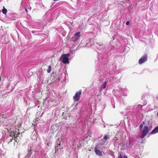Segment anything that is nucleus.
I'll use <instances>...</instances> for the list:
<instances>
[{
  "label": "nucleus",
  "mask_w": 158,
  "mask_h": 158,
  "mask_svg": "<svg viewBox=\"0 0 158 158\" xmlns=\"http://www.w3.org/2000/svg\"><path fill=\"white\" fill-rule=\"evenodd\" d=\"M115 140H118V139L117 138V137H115L114 139Z\"/></svg>",
  "instance_id": "21"
},
{
  "label": "nucleus",
  "mask_w": 158,
  "mask_h": 158,
  "mask_svg": "<svg viewBox=\"0 0 158 158\" xmlns=\"http://www.w3.org/2000/svg\"><path fill=\"white\" fill-rule=\"evenodd\" d=\"M124 158H128L126 156H124Z\"/></svg>",
  "instance_id": "20"
},
{
  "label": "nucleus",
  "mask_w": 158,
  "mask_h": 158,
  "mask_svg": "<svg viewBox=\"0 0 158 158\" xmlns=\"http://www.w3.org/2000/svg\"><path fill=\"white\" fill-rule=\"evenodd\" d=\"M95 152L96 155H98L99 156H101L102 153V152L99 150H98L96 147L95 148Z\"/></svg>",
  "instance_id": "8"
},
{
  "label": "nucleus",
  "mask_w": 158,
  "mask_h": 158,
  "mask_svg": "<svg viewBox=\"0 0 158 158\" xmlns=\"http://www.w3.org/2000/svg\"><path fill=\"white\" fill-rule=\"evenodd\" d=\"M48 68L47 70V72L48 73H49L51 71V67L50 65H49L48 67Z\"/></svg>",
  "instance_id": "14"
},
{
  "label": "nucleus",
  "mask_w": 158,
  "mask_h": 158,
  "mask_svg": "<svg viewBox=\"0 0 158 158\" xmlns=\"http://www.w3.org/2000/svg\"><path fill=\"white\" fill-rule=\"evenodd\" d=\"M63 55H66V56H67L68 57L70 56V54L69 53H68L66 54H63Z\"/></svg>",
  "instance_id": "16"
},
{
  "label": "nucleus",
  "mask_w": 158,
  "mask_h": 158,
  "mask_svg": "<svg viewBox=\"0 0 158 158\" xmlns=\"http://www.w3.org/2000/svg\"><path fill=\"white\" fill-rule=\"evenodd\" d=\"M158 132V126L156 127L155 129L151 132V134H154Z\"/></svg>",
  "instance_id": "10"
},
{
  "label": "nucleus",
  "mask_w": 158,
  "mask_h": 158,
  "mask_svg": "<svg viewBox=\"0 0 158 158\" xmlns=\"http://www.w3.org/2000/svg\"><path fill=\"white\" fill-rule=\"evenodd\" d=\"M110 137L109 135L108 134H105L104 135L103 138L105 141L107 139H109Z\"/></svg>",
  "instance_id": "11"
},
{
  "label": "nucleus",
  "mask_w": 158,
  "mask_h": 158,
  "mask_svg": "<svg viewBox=\"0 0 158 158\" xmlns=\"http://www.w3.org/2000/svg\"><path fill=\"white\" fill-rule=\"evenodd\" d=\"M144 122H143V124H144Z\"/></svg>",
  "instance_id": "23"
},
{
  "label": "nucleus",
  "mask_w": 158,
  "mask_h": 158,
  "mask_svg": "<svg viewBox=\"0 0 158 158\" xmlns=\"http://www.w3.org/2000/svg\"><path fill=\"white\" fill-rule=\"evenodd\" d=\"M7 12V10L6 9H5L4 8V7H3V8L2 10V12L3 14H6Z\"/></svg>",
  "instance_id": "12"
},
{
  "label": "nucleus",
  "mask_w": 158,
  "mask_h": 158,
  "mask_svg": "<svg viewBox=\"0 0 158 158\" xmlns=\"http://www.w3.org/2000/svg\"><path fill=\"white\" fill-rule=\"evenodd\" d=\"M126 24L127 25H129V21H127V22H126Z\"/></svg>",
  "instance_id": "17"
},
{
  "label": "nucleus",
  "mask_w": 158,
  "mask_h": 158,
  "mask_svg": "<svg viewBox=\"0 0 158 158\" xmlns=\"http://www.w3.org/2000/svg\"><path fill=\"white\" fill-rule=\"evenodd\" d=\"M10 135L9 137H10L11 138H12L13 139L14 138V140L15 141V143L14 144H15V143H18L17 142V138L18 137L19 135V133L18 132V133L16 134V131H10Z\"/></svg>",
  "instance_id": "1"
},
{
  "label": "nucleus",
  "mask_w": 158,
  "mask_h": 158,
  "mask_svg": "<svg viewBox=\"0 0 158 158\" xmlns=\"http://www.w3.org/2000/svg\"><path fill=\"white\" fill-rule=\"evenodd\" d=\"M149 129L148 127L144 126L143 129V133L141 136V138H143L148 132Z\"/></svg>",
  "instance_id": "5"
},
{
  "label": "nucleus",
  "mask_w": 158,
  "mask_h": 158,
  "mask_svg": "<svg viewBox=\"0 0 158 158\" xmlns=\"http://www.w3.org/2000/svg\"><path fill=\"white\" fill-rule=\"evenodd\" d=\"M80 32H77L74 35L72 38L73 39L74 42H76L80 38Z\"/></svg>",
  "instance_id": "6"
},
{
  "label": "nucleus",
  "mask_w": 158,
  "mask_h": 158,
  "mask_svg": "<svg viewBox=\"0 0 158 158\" xmlns=\"http://www.w3.org/2000/svg\"><path fill=\"white\" fill-rule=\"evenodd\" d=\"M119 156H118V158H122L123 156V153L122 152H120Z\"/></svg>",
  "instance_id": "15"
},
{
  "label": "nucleus",
  "mask_w": 158,
  "mask_h": 158,
  "mask_svg": "<svg viewBox=\"0 0 158 158\" xmlns=\"http://www.w3.org/2000/svg\"><path fill=\"white\" fill-rule=\"evenodd\" d=\"M61 149H63V148L61 146V143H60L59 144L57 143V145L55 147V153H56L58 152L59 149L61 150Z\"/></svg>",
  "instance_id": "7"
},
{
  "label": "nucleus",
  "mask_w": 158,
  "mask_h": 158,
  "mask_svg": "<svg viewBox=\"0 0 158 158\" xmlns=\"http://www.w3.org/2000/svg\"><path fill=\"white\" fill-rule=\"evenodd\" d=\"M25 10H26V12L27 13H28V10H27V8H25Z\"/></svg>",
  "instance_id": "19"
},
{
  "label": "nucleus",
  "mask_w": 158,
  "mask_h": 158,
  "mask_svg": "<svg viewBox=\"0 0 158 158\" xmlns=\"http://www.w3.org/2000/svg\"><path fill=\"white\" fill-rule=\"evenodd\" d=\"M62 59V62L64 64L69 63V58L66 55H62L59 60H61Z\"/></svg>",
  "instance_id": "3"
},
{
  "label": "nucleus",
  "mask_w": 158,
  "mask_h": 158,
  "mask_svg": "<svg viewBox=\"0 0 158 158\" xmlns=\"http://www.w3.org/2000/svg\"><path fill=\"white\" fill-rule=\"evenodd\" d=\"M81 93L82 91L81 90H80L76 93L75 96L73 97V99L75 101L77 102L79 100Z\"/></svg>",
  "instance_id": "2"
},
{
  "label": "nucleus",
  "mask_w": 158,
  "mask_h": 158,
  "mask_svg": "<svg viewBox=\"0 0 158 158\" xmlns=\"http://www.w3.org/2000/svg\"><path fill=\"white\" fill-rule=\"evenodd\" d=\"M13 139L12 138L8 136L6 138V141L8 143H9L10 142L12 141Z\"/></svg>",
  "instance_id": "9"
},
{
  "label": "nucleus",
  "mask_w": 158,
  "mask_h": 158,
  "mask_svg": "<svg viewBox=\"0 0 158 158\" xmlns=\"http://www.w3.org/2000/svg\"><path fill=\"white\" fill-rule=\"evenodd\" d=\"M148 59V56L147 54H145L142 56L139 60V64H142L146 62Z\"/></svg>",
  "instance_id": "4"
},
{
  "label": "nucleus",
  "mask_w": 158,
  "mask_h": 158,
  "mask_svg": "<svg viewBox=\"0 0 158 158\" xmlns=\"http://www.w3.org/2000/svg\"><path fill=\"white\" fill-rule=\"evenodd\" d=\"M107 82H108L107 81H104L103 84L102 85V87L103 89H104L106 87V85L107 83Z\"/></svg>",
  "instance_id": "13"
},
{
  "label": "nucleus",
  "mask_w": 158,
  "mask_h": 158,
  "mask_svg": "<svg viewBox=\"0 0 158 158\" xmlns=\"http://www.w3.org/2000/svg\"><path fill=\"white\" fill-rule=\"evenodd\" d=\"M157 116H158V113H157Z\"/></svg>",
  "instance_id": "22"
},
{
  "label": "nucleus",
  "mask_w": 158,
  "mask_h": 158,
  "mask_svg": "<svg viewBox=\"0 0 158 158\" xmlns=\"http://www.w3.org/2000/svg\"><path fill=\"white\" fill-rule=\"evenodd\" d=\"M141 128L142 127H143V124L142 123H141L140 125V126H139Z\"/></svg>",
  "instance_id": "18"
}]
</instances>
